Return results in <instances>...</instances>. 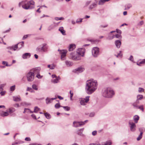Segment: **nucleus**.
I'll list each match as a JSON object with an SVG mask.
<instances>
[{"label": "nucleus", "instance_id": "nucleus-1", "mask_svg": "<svg viewBox=\"0 0 145 145\" xmlns=\"http://www.w3.org/2000/svg\"><path fill=\"white\" fill-rule=\"evenodd\" d=\"M98 85L97 81L96 80L92 79L87 80L85 87L86 93L89 95L92 94L97 89Z\"/></svg>", "mask_w": 145, "mask_h": 145}, {"label": "nucleus", "instance_id": "nucleus-2", "mask_svg": "<svg viewBox=\"0 0 145 145\" xmlns=\"http://www.w3.org/2000/svg\"><path fill=\"white\" fill-rule=\"evenodd\" d=\"M85 52V50L83 48H80L78 49L77 53L78 54H75V53H71V56L72 59L74 60H78L81 59V56H83Z\"/></svg>", "mask_w": 145, "mask_h": 145}, {"label": "nucleus", "instance_id": "nucleus-3", "mask_svg": "<svg viewBox=\"0 0 145 145\" xmlns=\"http://www.w3.org/2000/svg\"><path fill=\"white\" fill-rule=\"evenodd\" d=\"M114 94L115 93L113 90L110 88H105L102 90V95L106 98H111Z\"/></svg>", "mask_w": 145, "mask_h": 145}, {"label": "nucleus", "instance_id": "nucleus-4", "mask_svg": "<svg viewBox=\"0 0 145 145\" xmlns=\"http://www.w3.org/2000/svg\"><path fill=\"white\" fill-rule=\"evenodd\" d=\"M35 74L30 70L27 73L26 75V78L28 82L33 81L35 78Z\"/></svg>", "mask_w": 145, "mask_h": 145}, {"label": "nucleus", "instance_id": "nucleus-5", "mask_svg": "<svg viewBox=\"0 0 145 145\" xmlns=\"http://www.w3.org/2000/svg\"><path fill=\"white\" fill-rule=\"evenodd\" d=\"M92 54L95 57H97L99 54V49L97 47H95L92 50Z\"/></svg>", "mask_w": 145, "mask_h": 145}, {"label": "nucleus", "instance_id": "nucleus-6", "mask_svg": "<svg viewBox=\"0 0 145 145\" xmlns=\"http://www.w3.org/2000/svg\"><path fill=\"white\" fill-rule=\"evenodd\" d=\"M88 120H85L84 121L77 122L74 121L73 122V126L75 127H77L84 125L87 122Z\"/></svg>", "mask_w": 145, "mask_h": 145}, {"label": "nucleus", "instance_id": "nucleus-7", "mask_svg": "<svg viewBox=\"0 0 145 145\" xmlns=\"http://www.w3.org/2000/svg\"><path fill=\"white\" fill-rule=\"evenodd\" d=\"M89 96L86 97L85 98L82 99L80 101V103L81 105H85L86 103H87L89 101Z\"/></svg>", "mask_w": 145, "mask_h": 145}, {"label": "nucleus", "instance_id": "nucleus-8", "mask_svg": "<svg viewBox=\"0 0 145 145\" xmlns=\"http://www.w3.org/2000/svg\"><path fill=\"white\" fill-rule=\"evenodd\" d=\"M129 125H130V128L131 131H135L136 130V125L135 123L133 122L131 120L129 121Z\"/></svg>", "mask_w": 145, "mask_h": 145}, {"label": "nucleus", "instance_id": "nucleus-9", "mask_svg": "<svg viewBox=\"0 0 145 145\" xmlns=\"http://www.w3.org/2000/svg\"><path fill=\"white\" fill-rule=\"evenodd\" d=\"M48 46L46 43H43L42 44V46L40 47L43 52H46L48 51Z\"/></svg>", "mask_w": 145, "mask_h": 145}, {"label": "nucleus", "instance_id": "nucleus-10", "mask_svg": "<svg viewBox=\"0 0 145 145\" xmlns=\"http://www.w3.org/2000/svg\"><path fill=\"white\" fill-rule=\"evenodd\" d=\"M67 52V51L64 50H63L60 51V53L61 54V59L62 60H63L65 59V57L66 56Z\"/></svg>", "mask_w": 145, "mask_h": 145}, {"label": "nucleus", "instance_id": "nucleus-11", "mask_svg": "<svg viewBox=\"0 0 145 145\" xmlns=\"http://www.w3.org/2000/svg\"><path fill=\"white\" fill-rule=\"evenodd\" d=\"M31 72H32L34 74H38L40 73V67H36L34 68H33L30 70Z\"/></svg>", "mask_w": 145, "mask_h": 145}, {"label": "nucleus", "instance_id": "nucleus-12", "mask_svg": "<svg viewBox=\"0 0 145 145\" xmlns=\"http://www.w3.org/2000/svg\"><path fill=\"white\" fill-rule=\"evenodd\" d=\"M84 70V69L82 67H79L73 70V72L78 73L83 72Z\"/></svg>", "mask_w": 145, "mask_h": 145}, {"label": "nucleus", "instance_id": "nucleus-13", "mask_svg": "<svg viewBox=\"0 0 145 145\" xmlns=\"http://www.w3.org/2000/svg\"><path fill=\"white\" fill-rule=\"evenodd\" d=\"M22 7L23 8L26 10L31 9L33 8L31 6H30V5L29 4L28 2L25 4L24 5H22Z\"/></svg>", "mask_w": 145, "mask_h": 145}, {"label": "nucleus", "instance_id": "nucleus-14", "mask_svg": "<svg viewBox=\"0 0 145 145\" xmlns=\"http://www.w3.org/2000/svg\"><path fill=\"white\" fill-rule=\"evenodd\" d=\"M114 43L116 47L119 48L121 45V41L119 40H116L115 41Z\"/></svg>", "mask_w": 145, "mask_h": 145}, {"label": "nucleus", "instance_id": "nucleus-15", "mask_svg": "<svg viewBox=\"0 0 145 145\" xmlns=\"http://www.w3.org/2000/svg\"><path fill=\"white\" fill-rule=\"evenodd\" d=\"M56 99V97L52 98H50L48 97H47L46 99V103L47 104H50L54 100H55Z\"/></svg>", "mask_w": 145, "mask_h": 145}, {"label": "nucleus", "instance_id": "nucleus-16", "mask_svg": "<svg viewBox=\"0 0 145 145\" xmlns=\"http://www.w3.org/2000/svg\"><path fill=\"white\" fill-rule=\"evenodd\" d=\"M16 45H17V46H18L17 48L18 49V50H19L24 46V42L23 41H22V42L18 43V44H16Z\"/></svg>", "mask_w": 145, "mask_h": 145}, {"label": "nucleus", "instance_id": "nucleus-17", "mask_svg": "<svg viewBox=\"0 0 145 145\" xmlns=\"http://www.w3.org/2000/svg\"><path fill=\"white\" fill-rule=\"evenodd\" d=\"M17 45H14L12 46H9L7 48V49L9 50H13L14 51L16 50L18 48Z\"/></svg>", "mask_w": 145, "mask_h": 145}, {"label": "nucleus", "instance_id": "nucleus-18", "mask_svg": "<svg viewBox=\"0 0 145 145\" xmlns=\"http://www.w3.org/2000/svg\"><path fill=\"white\" fill-rule=\"evenodd\" d=\"M31 54L30 53H25L22 55V58L24 59L29 58Z\"/></svg>", "mask_w": 145, "mask_h": 145}, {"label": "nucleus", "instance_id": "nucleus-19", "mask_svg": "<svg viewBox=\"0 0 145 145\" xmlns=\"http://www.w3.org/2000/svg\"><path fill=\"white\" fill-rule=\"evenodd\" d=\"M75 45L74 44H71L69 47V51H72L75 48Z\"/></svg>", "mask_w": 145, "mask_h": 145}, {"label": "nucleus", "instance_id": "nucleus-20", "mask_svg": "<svg viewBox=\"0 0 145 145\" xmlns=\"http://www.w3.org/2000/svg\"><path fill=\"white\" fill-rule=\"evenodd\" d=\"M139 101H137V100L136 102L133 103L132 105L135 108L137 109H138V105L139 104Z\"/></svg>", "mask_w": 145, "mask_h": 145}, {"label": "nucleus", "instance_id": "nucleus-21", "mask_svg": "<svg viewBox=\"0 0 145 145\" xmlns=\"http://www.w3.org/2000/svg\"><path fill=\"white\" fill-rule=\"evenodd\" d=\"M13 100L15 101H21V99L20 96H14L13 97Z\"/></svg>", "mask_w": 145, "mask_h": 145}, {"label": "nucleus", "instance_id": "nucleus-22", "mask_svg": "<svg viewBox=\"0 0 145 145\" xmlns=\"http://www.w3.org/2000/svg\"><path fill=\"white\" fill-rule=\"evenodd\" d=\"M59 30L60 31L61 33L63 35H65V31L63 29V27H61L59 28Z\"/></svg>", "mask_w": 145, "mask_h": 145}, {"label": "nucleus", "instance_id": "nucleus-23", "mask_svg": "<svg viewBox=\"0 0 145 145\" xmlns=\"http://www.w3.org/2000/svg\"><path fill=\"white\" fill-rule=\"evenodd\" d=\"M139 116L137 115H135V116L133 118V120L136 123H137L138 122V121L139 120Z\"/></svg>", "mask_w": 145, "mask_h": 145}, {"label": "nucleus", "instance_id": "nucleus-24", "mask_svg": "<svg viewBox=\"0 0 145 145\" xmlns=\"http://www.w3.org/2000/svg\"><path fill=\"white\" fill-rule=\"evenodd\" d=\"M56 79H54L52 80V82L54 83H56L59 82V80L60 79V78L59 76L56 77Z\"/></svg>", "mask_w": 145, "mask_h": 145}, {"label": "nucleus", "instance_id": "nucleus-25", "mask_svg": "<svg viewBox=\"0 0 145 145\" xmlns=\"http://www.w3.org/2000/svg\"><path fill=\"white\" fill-rule=\"evenodd\" d=\"M97 5V4L95 3H93L88 8L89 10H91L95 8Z\"/></svg>", "mask_w": 145, "mask_h": 145}, {"label": "nucleus", "instance_id": "nucleus-26", "mask_svg": "<svg viewBox=\"0 0 145 145\" xmlns=\"http://www.w3.org/2000/svg\"><path fill=\"white\" fill-rule=\"evenodd\" d=\"M84 130V128H82L80 129L77 131V134L80 136H82V131Z\"/></svg>", "mask_w": 145, "mask_h": 145}, {"label": "nucleus", "instance_id": "nucleus-27", "mask_svg": "<svg viewBox=\"0 0 145 145\" xmlns=\"http://www.w3.org/2000/svg\"><path fill=\"white\" fill-rule=\"evenodd\" d=\"M65 64L67 66H72L73 64V63L71 62L68 61H66L65 62Z\"/></svg>", "mask_w": 145, "mask_h": 145}, {"label": "nucleus", "instance_id": "nucleus-28", "mask_svg": "<svg viewBox=\"0 0 145 145\" xmlns=\"http://www.w3.org/2000/svg\"><path fill=\"white\" fill-rule=\"evenodd\" d=\"M145 64V59L142 60L140 62L138 63H137V65L138 66H141V64Z\"/></svg>", "mask_w": 145, "mask_h": 145}, {"label": "nucleus", "instance_id": "nucleus-29", "mask_svg": "<svg viewBox=\"0 0 145 145\" xmlns=\"http://www.w3.org/2000/svg\"><path fill=\"white\" fill-rule=\"evenodd\" d=\"M23 112L24 113L27 112V113H33V112L31 111V110L29 109L25 108Z\"/></svg>", "mask_w": 145, "mask_h": 145}, {"label": "nucleus", "instance_id": "nucleus-30", "mask_svg": "<svg viewBox=\"0 0 145 145\" xmlns=\"http://www.w3.org/2000/svg\"><path fill=\"white\" fill-rule=\"evenodd\" d=\"M110 0H100L99 3V4L100 5H103L104 3L106 1H108Z\"/></svg>", "mask_w": 145, "mask_h": 145}, {"label": "nucleus", "instance_id": "nucleus-31", "mask_svg": "<svg viewBox=\"0 0 145 145\" xmlns=\"http://www.w3.org/2000/svg\"><path fill=\"white\" fill-rule=\"evenodd\" d=\"M8 113L7 112H3L1 114V116L3 117L6 116L8 115Z\"/></svg>", "mask_w": 145, "mask_h": 145}, {"label": "nucleus", "instance_id": "nucleus-32", "mask_svg": "<svg viewBox=\"0 0 145 145\" xmlns=\"http://www.w3.org/2000/svg\"><path fill=\"white\" fill-rule=\"evenodd\" d=\"M44 114L46 118L49 119L51 118V116L48 113H44Z\"/></svg>", "mask_w": 145, "mask_h": 145}, {"label": "nucleus", "instance_id": "nucleus-33", "mask_svg": "<svg viewBox=\"0 0 145 145\" xmlns=\"http://www.w3.org/2000/svg\"><path fill=\"white\" fill-rule=\"evenodd\" d=\"M143 96L142 95H138L137 96V100L138 101V100H141L143 99Z\"/></svg>", "mask_w": 145, "mask_h": 145}, {"label": "nucleus", "instance_id": "nucleus-34", "mask_svg": "<svg viewBox=\"0 0 145 145\" xmlns=\"http://www.w3.org/2000/svg\"><path fill=\"white\" fill-rule=\"evenodd\" d=\"M132 7V5L130 4H127L125 5V10H127L129 9V8H130L131 7Z\"/></svg>", "mask_w": 145, "mask_h": 145}, {"label": "nucleus", "instance_id": "nucleus-35", "mask_svg": "<svg viewBox=\"0 0 145 145\" xmlns=\"http://www.w3.org/2000/svg\"><path fill=\"white\" fill-rule=\"evenodd\" d=\"M9 112L10 114L12 113L13 112H14L15 111V109L14 108H10L8 109Z\"/></svg>", "mask_w": 145, "mask_h": 145}, {"label": "nucleus", "instance_id": "nucleus-36", "mask_svg": "<svg viewBox=\"0 0 145 145\" xmlns=\"http://www.w3.org/2000/svg\"><path fill=\"white\" fill-rule=\"evenodd\" d=\"M142 133H140V135H139L138 137L137 138V141L140 140L142 138Z\"/></svg>", "mask_w": 145, "mask_h": 145}, {"label": "nucleus", "instance_id": "nucleus-37", "mask_svg": "<svg viewBox=\"0 0 145 145\" xmlns=\"http://www.w3.org/2000/svg\"><path fill=\"white\" fill-rule=\"evenodd\" d=\"M40 109L37 106H35V107L34 110L33 112H37L40 110Z\"/></svg>", "mask_w": 145, "mask_h": 145}, {"label": "nucleus", "instance_id": "nucleus-38", "mask_svg": "<svg viewBox=\"0 0 145 145\" xmlns=\"http://www.w3.org/2000/svg\"><path fill=\"white\" fill-rule=\"evenodd\" d=\"M32 88L35 90H37L38 89L37 86L35 84H33L32 85Z\"/></svg>", "mask_w": 145, "mask_h": 145}, {"label": "nucleus", "instance_id": "nucleus-39", "mask_svg": "<svg viewBox=\"0 0 145 145\" xmlns=\"http://www.w3.org/2000/svg\"><path fill=\"white\" fill-rule=\"evenodd\" d=\"M62 107L66 111H68L70 110V107L68 106H63Z\"/></svg>", "mask_w": 145, "mask_h": 145}, {"label": "nucleus", "instance_id": "nucleus-40", "mask_svg": "<svg viewBox=\"0 0 145 145\" xmlns=\"http://www.w3.org/2000/svg\"><path fill=\"white\" fill-rule=\"evenodd\" d=\"M54 28V26L52 25H50L48 28V30L50 31L53 29Z\"/></svg>", "mask_w": 145, "mask_h": 145}, {"label": "nucleus", "instance_id": "nucleus-41", "mask_svg": "<svg viewBox=\"0 0 145 145\" xmlns=\"http://www.w3.org/2000/svg\"><path fill=\"white\" fill-rule=\"evenodd\" d=\"M36 51L39 52H43L40 47H37L36 49Z\"/></svg>", "mask_w": 145, "mask_h": 145}, {"label": "nucleus", "instance_id": "nucleus-42", "mask_svg": "<svg viewBox=\"0 0 145 145\" xmlns=\"http://www.w3.org/2000/svg\"><path fill=\"white\" fill-rule=\"evenodd\" d=\"M70 99L71 100H72V97L73 95V93L72 92V91H70Z\"/></svg>", "mask_w": 145, "mask_h": 145}, {"label": "nucleus", "instance_id": "nucleus-43", "mask_svg": "<svg viewBox=\"0 0 145 145\" xmlns=\"http://www.w3.org/2000/svg\"><path fill=\"white\" fill-rule=\"evenodd\" d=\"M138 109H139L142 110V112L144 111L143 106L142 105L140 106H138Z\"/></svg>", "mask_w": 145, "mask_h": 145}, {"label": "nucleus", "instance_id": "nucleus-44", "mask_svg": "<svg viewBox=\"0 0 145 145\" xmlns=\"http://www.w3.org/2000/svg\"><path fill=\"white\" fill-rule=\"evenodd\" d=\"M36 76L39 79L41 78L42 77V76H41L40 75V73H39V74H37Z\"/></svg>", "mask_w": 145, "mask_h": 145}, {"label": "nucleus", "instance_id": "nucleus-45", "mask_svg": "<svg viewBox=\"0 0 145 145\" xmlns=\"http://www.w3.org/2000/svg\"><path fill=\"white\" fill-rule=\"evenodd\" d=\"M15 85L12 86H11L10 88V90L11 91H13L15 90Z\"/></svg>", "mask_w": 145, "mask_h": 145}, {"label": "nucleus", "instance_id": "nucleus-46", "mask_svg": "<svg viewBox=\"0 0 145 145\" xmlns=\"http://www.w3.org/2000/svg\"><path fill=\"white\" fill-rule=\"evenodd\" d=\"M111 144L112 143L110 141H107L105 143L104 145H111Z\"/></svg>", "mask_w": 145, "mask_h": 145}, {"label": "nucleus", "instance_id": "nucleus-47", "mask_svg": "<svg viewBox=\"0 0 145 145\" xmlns=\"http://www.w3.org/2000/svg\"><path fill=\"white\" fill-rule=\"evenodd\" d=\"M60 104L59 103H57L55 105V107L56 108H59L60 107Z\"/></svg>", "mask_w": 145, "mask_h": 145}, {"label": "nucleus", "instance_id": "nucleus-48", "mask_svg": "<svg viewBox=\"0 0 145 145\" xmlns=\"http://www.w3.org/2000/svg\"><path fill=\"white\" fill-rule=\"evenodd\" d=\"M144 91V89L142 88H138V91L140 92H143Z\"/></svg>", "mask_w": 145, "mask_h": 145}, {"label": "nucleus", "instance_id": "nucleus-49", "mask_svg": "<svg viewBox=\"0 0 145 145\" xmlns=\"http://www.w3.org/2000/svg\"><path fill=\"white\" fill-rule=\"evenodd\" d=\"M130 61H131L133 63H135V62L133 60V56H131L128 59Z\"/></svg>", "mask_w": 145, "mask_h": 145}, {"label": "nucleus", "instance_id": "nucleus-50", "mask_svg": "<svg viewBox=\"0 0 145 145\" xmlns=\"http://www.w3.org/2000/svg\"><path fill=\"white\" fill-rule=\"evenodd\" d=\"M115 37L118 38H121L122 37L120 35L116 34L115 35Z\"/></svg>", "mask_w": 145, "mask_h": 145}, {"label": "nucleus", "instance_id": "nucleus-51", "mask_svg": "<svg viewBox=\"0 0 145 145\" xmlns=\"http://www.w3.org/2000/svg\"><path fill=\"white\" fill-rule=\"evenodd\" d=\"M29 4L30 5V6L31 5H33L34 4V2L33 1H30L29 2H28Z\"/></svg>", "mask_w": 145, "mask_h": 145}, {"label": "nucleus", "instance_id": "nucleus-52", "mask_svg": "<svg viewBox=\"0 0 145 145\" xmlns=\"http://www.w3.org/2000/svg\"><path fill=\"white\" fill-rule=\"evenodd\" d=\"M82 19L80 18L79 19H78L76 21V23H78L79 22H81L82 21Z\"/></svg>", "mask_w": 145, "mask_h": 145}, {"label": "nucleus", "instance_id": "nucleus-53", "mask_svg": "<svg viewBox=\"0 0 145 145\" xmlns=\"http://www.w3.org/2000/svg\"><path fill=\"white\" fill-rule=\"evenodd\" d=\"M144 128L142 127L139 128L138 129L139 131L140 132V133H142L143 134V131Z\"/></svg>", "mask_w": 145, "mask_h": 145}, {"label": "nucleus", "instance_id": "nucleus-54", "mask_svg": "<svg viewBox=\"0 0 145 145\" xmlns=\"http://www.w3.org/2000/svg\"><path fill=\"white\" fill-rule=\"evenodd\" d=\"M2 64L4 65H5H5L6 66H9L7 62L5 61H3L2 62Z\"/></svg>", "mask_w": 145, "mask_h": 145}, {"label": "nucleus", "instance_id": "nucleus-55", "mask_svg": "<svg viewBox=\"0 0 145 145\" xmlns=\"http://www.w3.org/2000/svg\"><path fill=\"white\" fill-rule=\"evenodd\" d=\"M91 3V1H87L85 3V6H87L88 5Z\"/></svg>", "mask_w": 145, "mask_h": 145}, {"label": "nucleus", "instance_id": "nucleus-56", "mask_svg": "<svg viewBox=\"0 0 145 145\" xmlns=\"http://www.w3.org/2000/svg\"><path fill=\"white\" fill-rule=\"evenodd\" d=\"M5 85V84H1L0 86V89L1 91H2L3 90V88L4 86Z\"/></svg>", "mask_w": 145, "mask_h": 145}, {"label": "nucleus", "instance_id": "nucleus-57", "mask_svg": "<svg viewBox=\"0 0 145 145\" xmlns=\"http://www.w3.org/2000/svg\"><path fill=\"white\" fill-rule=\"evenodd\" d=\"M121 51H120V53H118L117 55H115V56H116V57H118L119 56H121H121H122V55L120 54V53H121Z\"/></svg>", "mask_w": 145, "mask_h": 145}, {"label": "nucleus", "instance_id": "nucleus-58", "mask_svg": "<svg viewBox=\"0 0 145 145\" xmlns=\"http://www.w3.org/2000/svg\"><path fill=\"white\" fill-rule=\"evenodd\" d=\"M97 132L96 131H94L92 132V135L93 136L97 134Z\"/></svg>", "mask_w": 145, "mask_h": 145}, {"label": "nucleus", "instance_id": "nucleus-59", "mask_svg": "<svg viewBox=\"0 0 145 145\" xmlns=\"http://www.w3.org/2000/svg\"><path fill=\"white\" fill-rule=\"evenodd\" d=\"M116 32L118 33H119L120 34H121V31L120 30L118 29H116Z\"/></svg>", "mask_w": 145, "mask_h": 145}, {"label": "nucleus", "instance_id": "nucleus-60", "mask_svg": "<svg viewBox=\"0 0 145 145\" xmlns=\"http://www.w3.org/2000/svg\"><path fill=\"white\" fill-rule=\"evenodd\" d=\"M31 117H32V118L35 119H36V116H35V115H34V114H32L31 115Z\"/></svg>", "mask_w": 145, "mask_h": 145}, {"label": "nucleus", "instance_id": "nucleus-61", "mask_svg": "<svg viewBox=\"0 0 145 145\" xmlns=\"http://www.w3.org/2000/svg\"><path fill=\"white\" fill-rule=\"evenodd\" d=\"M94 113L92 112L90 113V114L89 115V116L90 117H92L93 116H94Z\"/></svg>", "mask_w": 145, "mask_h": 145}, {"label": "nucleus", "instance_id": "nucleus-62", "mask_svg": "<svg viewBox=\"0 0 145 145\" xmlns=\"http://www.w3.org/2000/svg\"><path fill=\"white\" fill-rule=\"evenodd\" d=\"M25 140L27 141H29L31 140V139L29 137H26L25 138Z\"/></svg>", "mask_w": 145, "mask_h": 145}, {"label": "nucleus", "instance_id": "nucleus-63", "mask_svg": "<svg viewBox=\"0 0 145 145\" xmlns=\"http://www.w3.org/2000/svg\"><path fill=\"white\" fill-rule=\"evenodd\" d=\"M144 24V22L143 21H141L138 24L139 25H142L143 24Z\"/></svg>", "mask_w": 145, "mask_h": 145}, {"label": "nucleus", "instance_id": "nucleus-64", "mask_svg": "<svg viewBox=\"0 0 145 145\" xmlns=\"http://www.w3.org/2000/svg\"><path fill=\"white\" fill-rule=\"evenodd\" d=\"M5 91H1L0 93L1 95L3 96L5 94Z\"/></svg>", "mask_w": 145, "mask_h": 145}]
</instances>
